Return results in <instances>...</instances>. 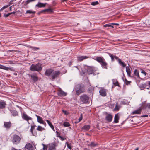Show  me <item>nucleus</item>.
I'll use <instances>...</instances> for the list:
<instances>
[{"instance_id": "64", "label": "nucleus", "mask_w": 150, "mask_h": 150, "mask_svg": "<svg viewBox=\"0 0 150 150\" xmlns=\"http://www.w3.org/2000/svg\"><path fill=\"white\" fill-rule=\"evenodd\" d=\"M148 84L149 86V88L150 89V81L148 82Z\"/></svg>"}, {"instance_id": "53", "label": "nucleus", "mask_w": 150, "mask_h": 150, "mask_svg": "<svg viewBox=\"0 0 150 150\" xmlns=\"http://www.w3.org/2000/svg\"><path fill=\"white\" fill-rule=\"evenodd\" d=\"M59 138L61 139L62 141H63V140H65V139H66V138H64L62 136H59Z\"/></svg>"}, {"instance_id": "4", "label": "nucleus", "mask_w": 150, "mask_h": 150, "mask_svg": "<svg viewBox=\"0 0 150 150\" xmlns=\"http://www.w3.org/2000/svg\"><path fill=\"white\" fill-rule=\"evenodd\" d=\"M85 86L83 84H79L76 85L75 87V91L77 95H79L85 91Z\"/></svg>"}, {"instance_id": "45", "label": "nucleus", "mask_w": 150, "mask_h": 150, "mask_svg": "<svg viewBox=\"0 0 150 150\" xmlns=\"http://www.w3.org/2000/svg\"><path fill=\"white\" fill-rule=\"evenodd\" d=\"M30 48L33 50H37L40 49L39 48L31 46Z\"/></svg>"}, {"instance_id": "55", "label": "nucleus", "mask_w": 150, "mask_h": 150, "mask_svg": "<svg viewBox=\"0 0 150 150\" xmlns=\"http://www.w3.org/2000/svg\"><path fill=\"white\" fill-rule=\"evenodd\" d=\"M115 57V59L117 60L119 62V59H120L118 57H117L115 55V56L114 57Z\"/></svg>"}, {"instance_id": "15", "label": "nucleus", "mask_w": 150, "mask_h": 150, "mask_svg": "<svg viewBox=\"0 0 150 150\" xmlns=\"http://www.w3.org/2000/svg\"><path fill=\"white\" fill-rule=\"evenodd\" d=\"M0 69H2L7 71L10 70L11 71H13V69L12 68L6 67L1 64H0Z\"/></svg>"}, {"instance_id": "21", "label": "nucleus", "mask_w": 150, "mask_h": 150, "mask_svg": "<svg viewBox=\"0 0 150 150\" xmlns=\"http://www.w3.org/2000/svg\"><path fill=\"white\" fill-rule=\"evenodd\" d=\"M112 81L113 84L115 86H118L120 88L121 87L120 86L118 82L116 79H113Z\"/></svg>"}, {"instance_id": "24", "label": "nucleus", "mask_w": 150, "mask_h": 150, "mask_svg": "<svg viewBox=\"0 0 150 150\" xmlns=\"http://www.w3.org/2000/svg\"><path fill=\"white\" fill-rule=\"evenodd\" d=\"M35 116L37 118V121L40 124L42 123L44 121L42 120V118L40 116H38L37 115H35Z\"/></svg>"}, {"instance_id": "18", "label": "nucleus", "mask_w": 150, "mask_h": 150, "mask_svg": "<svg viewBox=\"0 0 150 150\" xmlns=\"http://www.w3.org/2000/svg\"><path fill=\"white\" fill-rule=\"evenodd\" d=\"M36 127L35 125H33L31 126V129L30 132H31L33 136H36L37 135V133L36 132H33V130L34 129L35 127Z\"/></svg>"}, {"instance_id": "39", "label": "nucleus", "mask_w": 150, "mask_h": 150, "mask_svg": "<svg viewBox=\"0 0 150 150\" xmlns=\"http://www.w3.org/2000/svg\"><path fill=\"white\" fill-rule=\"evenodd\" d=\"M36 13L35 11H34L32 10H28L26 11V14H35Z\"/></svg>"}, {"instance_id": "46", "label": "nucleus", "mask_w": 150, "mask_h": 150, "mask_svg": "<svg viewBox=\"0 0 150 150\" xmlns=\"http://www.w3.org/2000/svg\"><path fill=\"white\" fill-rule=\"evenodd\" d=\"M103 26L105 27H109L112 28H113V26L111 24H106L105 25H104Z\"/></svg>"}, {"instance_id": "8", "label": "nucleus", "mask_w": 150, "mask_h": 150, "mask_svg": "<svg viewBox=\"0 0 150 150\" xmlns=\"http://www.w3.org/2000/svg\"><path fill=\"white\" fill-rule=\"evenodd\" d=\"M22 117L24 120H26L28 123L29 120H32V119L31 117L28 116L26 113L25 112L23 113Z\"/></svg>"}, {"instance_id": "47", "label": "nucleus", "mask_w": 150, "mask_h": 150, "mask_svg": "<svg viewBox=\"0 0 150 150\" xmlns=\"http://www.w3.org/2000/svg\"><path fill=\"white\" fill-rule=\"evenodd\" d=\"M88 92L90 93H91L93 91V88H89L88 89Z\"/></svg>"}, {"instance_id": "32", "label": "nucleus", "mask_w": 150, "mask_h": 150, "mask_svg": "<svg viewBox=\"0 0 150 150\" xmlns=\"http://www.w3.org/2000/svg\"><path fill=\"white\" fill-rule=\"evenodd\" d=\"M118 62L120 65L122 66L124 68L126 66V64L122 62L121 59H119Z\"/></svg>"}, {"instance_id": "42", "label": "nucleus", "mask_w": 150, "mask_h": 150, "mask_svg": "<svg viewBox=\"0 0 150 150\" xmlns=\"http://www.w3.org/2000/svg\"><path fill=\"white\" fill-rule=\"evenodd\" d=\"M10 6V4H8L4 6L1 9H0V12L2 11L4 9Z\"/></svg>"}, {"instance_id": "57", "label": "nucleus", "mask_w": 150, "mask_h": 150, "mask_svg": "<svg viewBox=\"0 0 150 150\" xmlns=\"http://www.w3.org/2000/svg\"><path fill=\"white\" fill-rule=\"evenodd\" d=\"M148 117V115H144L141 116H140V117Z\"/></svg>"}, {"instance_id": "37", "label": "nucleus", "mask_w": 150, "mask_h": 150, "mask_svg": "<svg viewBox=\"0 0 150 150\" xmlns=\"http://www.w3.org/2000/svg\"><path fill=\"white\" fill-rule=\"evenodd\" d=\"M108 53L109 56L111 57V61L113 62L114 61H115V57H114L115 55H114L113 54H111L110 53Z\"/></svg>"}, {"instance_id": "38", "label": "nucleus", "mask_w": 150, "mask_h": 150, "mask_svg": "<svg viewBox=\"0 0 150 150\" xmlns=\"http://www.w3.org/2000/svg\"><path fill=\"white\" fill-rule=\"evenodd\" d=\"M97 144L95 143L94 142H92L90 144H88V146L91 147H95L96 146Z\"/></svg>"}, {"instance_id": "14", "label": "nucleus", "mask_w": 150, "mask_h": 150, "mask_svg": "<svg viewBox=\"0 0 150 150\" xmlns=\"http://www.w3.org/2000/svg\"><path fill=\"white\" fill-rule=\"evenodd\" d=\"M88 73L89 74H91L93 73V67H88L86 69Z\"/></svg>"}, {"instance_id": "3", "label": "nucleus", "mask_w": 150, "mask_h": 150, "mask_svg": "<svg viewBox=\"0 0 150 150\" xmlns=\"http://www.w3.org/2000/svg\"><path fill=\"white\" fill-rule=\"evenodd\" d=\"M42 65L40 63H38L36 64H32L30 67V70L32 71L39 72L42 70Z\"/></svg>"}, {"instance_id": "19", "label": "nucleus", "mask_w": 150, "mask_h": 150, "mask_svg": "<svg viewBox=\"0 0 150 150\" xmlns=\"http://www.w3.org/2000/svg\"><path fill=\"white\" fill-rule=\"evenodd\" d=\"M100 95L103 96H106V92L104 89H101L99 91Z\"/></svg>"}, {"instance_id": "60", "label": "nucleus", "mask_w": 150, "mask_h": 150, "mask_svg": "<svg viewBox=\"0 0 150 150\" xmlns=\"http://www.w3.org/2000/svg\"><path fill=\"white\" fill-rule=\"evenodd\" d=\"M42 124H43V125H44L45 126H46V123H45V122H44V121H43V123H42Z\"/></svg>"}, {"instance_id": "25", "label": "nucleus", "mask_w": 150, "mask_h": 150, "mask_svg": "<svg viewBox=\"0 0 150 150\" xmlns=\"http://www.w3.org/2000/svg\"><path fill=\"white\" fill-rule=\"evenodd\" d=\"M126 71L129 77H131V71L129 67H126Z\"/></svg>"}, {"instance_id": "41", "label": "nucleus", "mask_w": 150, "mask_h": 150, "mask_svg": "<svg viewBox=\"0 0 150 150\" xmlns=\"http://www.w3.org/2000/svg\"><path fill=\"white\" fill-rule=\"evenodd\" d=\"M63 125L65 127H68L70 126L69 123L67 122H64L63 124Z\"/></svg>"}, {"instance_id": "34", "label": "nucleus", "mask_w": 150, "mask_h": 150, "mask_svg": "<svg viewBox=\"0 0 150 150\" xmlns=\"http://www.w3.org/2000/svg\"><path fill=\"white\" fill-rule=\"evenodd\" d=\"M134 74L136 76H137V77L140 78L138 70H137V69H135L134 71Z\"/></svg>"}, {"instance_id": "5", "label": "nucleus", "mask_w": 150, "mask_h": 150, "mask_svg": "<svg viewBox=\"0 0 150 150\" xmlns=\"http://www.w3.org/2000/svg\"><path fill=\"white\" fill-rule=\"evenodd\" d=\"M80 99L81 102L84 104H89V97L86 94H83L80 96Z\"/></svg>"}, {"instance_id": "20", "label": "nucleus", "mask_w": 150, "mask_h": 150, "mask_svg": "<svg viewBox=\"0 0 150 150\" xmlns=\"http://www.w3.org/2000/svg\"><path fill=\"white\" fill-rule=\"evenodd\" d=\"M6 103L4 101H0V109H3L6 107Z\"/></svg>"}, {"instance_id": "1", "label": "nucleus", "mask_w": 150, "mask_h": 150, "mask_svg": "<svg viewBox=\"0 0 150 150\" xmlns=\"http://www.w3.org/2000/svg\"><path fill=\"white\" fill-rule=\"evenodd\" d=\"M61 74V72L59 71H54L53 69L49 68L46 70L45 74V76H50L52 79V80H54L55 79L58 77Z\"/></svg>"}, {"instance_id": "9", "label": "nucleus", "mask_w": 150, "mask_h": 150, "mask_svg": "<svg viewBox=\"0 0 150 150\" xmlns=\"http://www.w3.org/2000/svg\"><path fill=\"white\" fill-rule=\"evenodd\" d=\"M113 117V116L111 114H107L105 117V119L108 122H110L112 121Z\"/></svg>"}, {"instance_id": "27", "label": "nucleus", "mask_w": 150, "mask_h": 150, "mask_svg": "<svg viewBox=\"0 0 150 150\" xmlns=\"http://www.w3.org/2000/svg\"><path fill=\"white\" fill-rule=\"evenodd\" d=\"M142 110V108H139V109H137L134 111L131 114L133 115L135 114H140L141 113Z\"/></svg>"}, {"instance_id": "59", "label": "nucleus", "mask_w": 150, "mask_h": 150, "mask_svg": "<svg viewBox=\"0 0 150 150\" xmlns=\"http://www.w3.org/2000/svg\"><path fill=\"white\" fill-rule=\"evenodd\" d=\"M43 12H44V11H42V10L38 13V14L40 15V14L42 13Z\"/></svg>"}, {"instance_id": "52", "label": "nucleus", "mask_w": 150, "mask_h": 150, "mask_svg": "<svg viewBox=\"0 0 150 150\" xmlns=\"http://www.w3.org/2000/svg\"><path fill=\"white\" fill-rule=\"evenodd\" d=\"M66 143L67 144V146L68 148L71 150V147L70 145L69 144L67 143V142H66Z\"/></svg>"}, {"instance_id": "50", "label": "nucleus", "mask_w": 150, "mask_h": 150, "mask_svg": "<svg viewBox=\"0 0 150 150\" xmlns=\"http://www.w3.org/2000/svg\"><path fill=\"white\" fill-rule=\"evenodd\" d=\"M147 107H148V106H147V104H144L142 107V109H145Z\"/></svg>"}, {"instance_id": "23", "label": "nucleus", "mask_w": 150, "mask_h": 150, "mask_svg": "<svg viewBox=\"0 0 150 150\" xmlns=\"http://www.w3.org/2000/svg\"><path fill=\"white\" fill-rule=\"evenodd\" d=\"M119 117L118 115V113L116 114L114 117V122L115 123H118L119 122Z\"/></svg>"}, {"instance_id": "51", "label": "nucleus", "mask_w": 150, "mask_h": 150, "mask_svg": "<svg viewBox=\"0 0 150 150\" xmlns=\"http://www.w3.org/2000/svg\"><path fill=\"white\" fill-rule=\"evenodd\" d=\"M56 133L57 137L59 138V136H60V133L59 132H58L57 131L56 132Z\"/></svg>"}, {"instance_id": "28", "label": "nucleus", "mask_w": 150, "mask_h": 150, "mask_svg": "<svg viewBox=\"0 0 150 150\" xmlns=\"http://www.w3.org/2000/svg\"><path fill=\"white\" fill-rule=\"evenodd\" d=\"M90 128V126L89 125H85L82 127L81 129L82 130L88 131Z\"/></svg>"}, {"instance_id": "10", "label": "nucleus", "mask_w": 150, "mask_h": 150, "mask_svg": "<svg viewBox=\"0 0 150 150\" xmlns=\"http://www.w3.org/2000/svg\"><path fill=\"white\" fill-rule=\"evenodd\" d=\"M90 57L85 56H79L77 57L78 61L81 62L84 59L89 58Z\"/></svg>"}, {"instance_id": "58", "label": "nucleus", "mask_w": 150, "mask_h": 150, "mask_svg": "<svg viewBox=\"0 0 150 150\" xmlns=\"http://www.w3.org/2000/svg\"><path fill=\"white\" fill-rule=\"evenodd\" d=\"M147 106H148V108L149 109H150V103L147 104Z\"/></svg>"}, {"instance_id": "11", "label": "nucleus", "mask_w": 150, "mask_h": 150, "mask_svg": "<svg viewBox=\"0 0 150 150\" xmlns=\"http://www.w3.org/2000/svg\"><path fill=\"white\" fill-rule=\"evenodd\" d=\"M4 126L6 129H8L11 126V124L9 122H4Z\"/></svg>"}, {"instance_id": "40", "label": "nucleus", "mask_w": 150, "mask_h": 150, "mask_svg": "<svg viewBox=\"0 0 150 150\" xmlns=\"http://www.w3.org/2000/svg\"><path fill=\"white\" fill-rule=\"evenodd\" d=\"M120 106H118L117 105V103H116V105L115 107V108L114 109V111H118L119 110L120 108Z\"/></svg>"}, {"instance_id": "44", "label": "nucleus", "mask_w": 150, "mask_h": 150, "mask_svg": "<svg viewBox=\"0 0 150 150\" xmlns=\"http://www.w3.org/2000/svg\"><path fill=\"white\" fill-rule=\"evenodd\" d=\"M99 4V3L98 1L93 2L91 3V4L93 6H95Z\"/></svg>"}, {"instance_id": "30", "label": "nucleus", "mask_w": 150, "mask_h": 150, "mask_svg": "<svg viewBox=\"0 0 150 150\" xmlns=\"http://www.w3.org/2000/svg\"><path fill=\"white\" fill-rule=\"evenodd\" d=\"M46 121L47 122L50 127L52 128V129L54 131V129L53 125L52 124V123L50 122L48 120H46Z\"/></svg>"}, {"instance_id": "49", "label": "nucleus", "mask_w": 150, "mask_h": 150, "mask_svg": "<svg viewBox=\"0 0 150 150\" xmlns=\"http://www.w3.org/2000/svg\"><path fill=\"white\" fill-rule=\"evenodd\" d=\"M10 15H11L10 13H8L7 14H6L5 13L4 14V16L5 17H7L9 16Z\"/></svg>"}, {"instance_id": "63", "label": "nucleus", "mask_w": 150, "mask_h": 150, "mask_svg": "<svg viewBox=\"0 0 150 150\" xmlns=\"http://www.w3.org/2000/svg\"><path fill=\"white\" fill-rule=\"evenodd\" d=\"M62 2H64L67 1L68 0H61Z\"/></svg>"}, {"instance_id": "48", "label": "nucleus", "mask_w": 150, "mask_h": 150, "mask_svg": "<svg viewBox=\"0 0 150 150\" xmlns=\"http://www.w3.org/2000/svg\"><path fill=\"white\" fill-rule=\"evenodd\" d=\"M141 73L144 74V76H146V75L147 73L144 70L141 69Z\"/></svg>"}, {"instance_id": "26", "label": "nucleus", "mask_w": 150, "mask_h": 150, "mask_svg": "<svg viewBox=\"0 0 150 150\" xmlns=\"http://www.w3.org/2000/svg\"><path fill=\"white\" fill-rule=\"evenodd\" d=\"M10 111L12 114V115L14 116H18V112L16 110H10Z\"/></svg>"}, {"instance_id": "33", "label": "nucleus", "mask_w": 150, "mask_h": 150, "mask_svg": "<svg viewBox=\"0 0 150 150\" xmlns=\"http://www.w3.org/2000/svg\"><path fill=\"white\" fill-rule=\"evenodd\" d=\"M147 85L146 84H140L139 87L141 90H143L146 88Z\"/></svg>"}, {"instance_id": "36", "label": "nucleus", "mask_w": 150, "mask_h": 150, "mask_svg": "<svg viewBox=\"0 0 150 150\" xmlns=\"http://www.w3.org/2000/svg\"><path fill=\"white\" fill-rule=\"evenodd\" d=\"M122 79L126 85H127L129 84H130V83L131 82V81H129L127 80L126 79H125L124 80L123 77H122Z\"/></svg>"}, {"instance_id": "35", "label": "nucleus", "mask_w": 150, "mask_h": 150, "mask_svg": "<svg viewBox=\"0 0 150 150\" xmlns=\"http://www.w3.org/2000/svg\"><path fill=\"white\" fill-rule=\"evenodd\" d=\"M36 130L40 131H42L43 130H45V129L44 128L42 127L41 126H38Z\"/></svg>"}, {"instance_id": "62", "label": "nucleus", "mask_w": 150, "mask_h": 150, "mask_svg": "<svg viewBox=\"0 0 150 150\" xmlns=\"http://www.w3.org/2000/svg\"><path fill=\"white\" fill-rule=\"evenodd\" d=\"M14 6V5H12V6H10V7H9V9H10V11H11V9H12V7L13 6Z\"/></svg>"}, {"instance_id": "22", "label": "nucleus", "mask_w": 150, "mask_h": 150, "mask_svg": "<svg viewBox=\"0 0 150 150\" xmlns=\"http://www.w3.org/2000/svg\"><path fill=\"white\" fill-rule=\"evenodd\" d=\"M35 1L36 0H27L25 1H23L22 3L23 4L24 6H26L29 3Z\"/></svg>"}, {"instance_id": "31", "label": "nucleus", "mask_w": 150, "mask_h": 150, "mask_svg": "<svg viewBox=\"0 0 150 150\" xmlns=\"http://www.w3.org/2000/svg\"><path fill=\"white\" fill-rule=\"evenodd\" d=\"M55 145L54 144H51L49 146L48 150H55Z\"/></svg>"}, {"instance_id": "43", "label": "nucleus", "mask_w": 150, "mask_h": 150, "mask_svg": "<svg viewBox=\"0 0 150 150\" xmlns=\"http://www.w3.org/2000/svg\"><path fill=\"white\" fill-rule=\"evenodd\" d=\"M82 118H83V115H82V114L81 113L80 115V117L79 119V121H78V122H75V123H76V124L77 123H78L80 121H81L82 120Z\"/></svg>"}, {"instance_id": "6", "label": "nucleus", "mask_w": 150, "mask_h": 150, "mask_svg": "<svg viewBox=\"0 0 150 150\" xmlns=\"http://www.w3.org/2000/svg\"><path fill=\"white\" fill-rule=\"evenodd\" d=\"M12 139V142L13 144L15 145H17L19 144L21 139L19 136L16 134L13 135Z\"/></svg>"}, {"instance_id": "16", "label": "nucleus", "mask_w": 150, "mask_h": 150, "mask_svg": "<svg viewBox=\"0 0 150 150\" xmlns=\"http://www.w3.org/2000/svg\"><path fill=\"white\" fill-rule=\"evenodd\" d=\"M0 69H2L7 71L10 70L11 71H13V69L12 68L6 67L1 64H0Z\"/></svg>"}, {"instance_id": "7", "label": "nucleus", "mask_w": 150, "mask_h": 150, "mask_svg": "<svg viewBox=\"0 0 150 150\" xmlns=\"http://www.w3.org/2000/svg\"><path fill=\"white\" fill-rule=\"evenodd\" d=\"M27 75L29 77H31L32 82L33 83H35L38 81V77L37 75L36 74H33L31 75L29 74H28Z\"/></svg>"}, {"instance_id": "54", "label": "nucleus", "mask_w": 150, "mask_h": 150, "mask_svg": "<svg viewBox=\"0 0 150 150\" xmlns=\"http://www.w3.org/2000/svg\"><path fill=\"white\" fill-rule=\"evenodd\" d=\"M62 112L66 115H67L68 114V113L66 110H62Z\"/></svg>"}, {"instance_id": "12", "label": "nucleus", "mask_w": 150, "mask_h": 150, "mask_svg": "<svg viewBox=\"0 0 150 150\" xmlns=\"http://www.w3.org/2000/svg\"><path fill=\"white\" fill-rule=\"evenodd\" d=\"M57 95L58 96L61 97L65 96H66L67 93L62 89H60L58 91Z\"/></svg>"}, {"instance_id": "29", "label": "nucleus", "mask_w": 150, "mask_h": 150, "mask_svg": "<svg viewBox=\"0 0 150 150\" xmlns=\"http://www.w3.org/2000/svg\"><path fill=\"white\" fill-rule=\"evenodd\" d=\"M42 11L47 12V13L50 14L52 13L53 12V10L51 8L45 9L44 10H42Z\"/></svg>"}, {"instance_id": "2", "label": "nucleus", "mask_w": 150, "mask_h": 150, "mask_svg": "<svg viewBox=\"0 0 150 150\" xmlns=\"http://www.w3.org/2000/svg\"><path fill=\"white\" fill-rule=\"evenodd\" d=\"M100 63L103 68L107 69L108 63L106 62L104 58L101 56H97L94 59Z\"/></svg>"}, {"instance_id": "13", "label": "nucleus", "mask_w": 150, "mask_h": 150, "mask_svg": "<svg viewBox=\"0 0 150 150\" xmlns=\"http://www.w3.org/2000/svg\"><path fill=\"white\" fill-rule=\"evenodd\" d=\"M25 147L28 150H33V146L32 144L30 143H27Z\"/></svg>"}, {"instance_id": "17", "label": "nucleus", "mask_w": 150, "mask_h": 150, "mask_svg": "<svg viewBox=\"0 0 150 150\" xmlns=\"http://www.w3.org/2000/svg\"><path fill=\"white\" fill-rule=\"evenodd\" d=\"M47 3H43L40 2H38V3L35 6L36 7H38L39 8L42 7H45Z\"/></svg>"}, {"instance_id": "56", "label": "nucleus", "mask_w": 150, "mask_h": 150, "mask_svg": "<svg viewBox=\"0 0 150 150\" xmlns=\"http://www.w3.org/2000/svg\"><path fill=\"white\" fill-rule=\"evenodd\" d=\"M111 24L112 25H119V24L117 23H111Z\"/></svg>"}, {"instance_id": "61", "label": "nucleus", "mask_w": 150, "mask_h": 150, "mask_svg": "<svg viewBox=\"0 0 150 150\" xmlns=\"http://www.w3.org/2000/svg\"><path fill=\"white\" fill-rule=\"evenodd\" d=\"M15 13H16V12H14V11L10 13L11 15L12 14H15Z\"/></svg>"}]
</instances>
